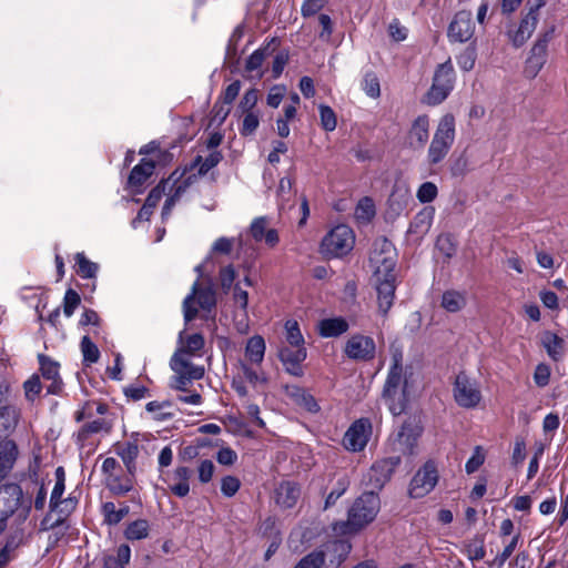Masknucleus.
Here are the masks:
<instances>
[{
    "label": "nucleus",
    "mask_w": 568,
    "mask_h": 568,
    "mask_svg": "<svg viewBox=\"0 0 568 568\" xmlns=\"http://www.w3.org/2000/svg\"><path fill=\"white\" fill-rule=\"evenodd\" d=\"M396 250L386 239H378L373 244L369 266L373 270L378 295V308L386 315L393 305L395 295Z\"/></svg>",
    "instance_id": "obj_1"
},
{
    "label": "nucleus",
    "mask_w": 568,
    "mask_h": 568,
    "mask_svg": "<svg viewBox=\"0 0 568 568\" xmlns=\"http://www.w3.org/2000/svg\"><path fill=\"white\" fill-rule=\"evenodd\" d=\"M379 510V498L374 493L359 496L348 510L346 521L335 523L333 530L338 535L357 532L374 520Z\"/></svg>",
    "instance_id": "obj_2"
},
{
    "label": "nucleus",
    "mask_w": 568,
    "mask_h": 568,
    "mask_svg": "<svg viewBox=\"0 0 568 568\" xmlns=\"http://www.w3.org/2000/svg\"><path fill=\"white\" fill-rule=\"evenodd\" d=\"M20 419V410L13 405L0 406V438L8 437L14 432ZM18 447L13 440L0 443V480L12 468L17 457Z\"/></svg>",
    "instance_id": "obj_3"
},
{
    "label": "nucleus",
    "mask_w": 568,
    "mask_h": 568,
    "mask_svg": "<svg viewBox=\"0 0 568 568\" xmlns=\"http://www.w3.org/2000/svg\"><path fill=\"white\" fill-rule=\"evenodd\" d=\"M108 405L101 402H88L80 410L75 413V420L81 422L89 419L78 432V440L83 442L93 434L104 433L109 434L112 429L113 423L104 416L108 413Z\"/></svg>",
    "instance_id": "obj_4"
},
{
    "label": "nucleus",
    "mask_w": 568,
    "mask_h": 568,
    "mask_svg": "<svg viewBox=\"0 0 568 568\" xmlns=\"http://www.w3.org/2000/svg\"><path fill=\"white\" fill-rule=\"evenodd\" d=\"M455 140V118L453 114H445L440 118L434 136L430 141L427 160L434 165L442 162L448 154Z\"/></svg>",
    "instance_id": "obj_5"
},
{
    "label": "nucleus",
    "mask_w": 568,
    "mask_h": 568,
    "mask_svg": "<svg viewBox=\"0 0 568 568\" xmlns=\"http://www.w3.org/2000/svg\"><path fill=\"white\" fill-rule=\"evenodd\" d=\"M355 244L353 230L341 224L332 229L322 240L321 253L326 257H342L348 254Z\"/></svg>",
    "instance_id": "obj_6"
},
{
    "label": "nucleus",
    "mask_w": 568,
    "mask_h": 568,
    "mask_svg": "<svg viewBox=\"0 0 568 568\" xmlns=\"http://www.w3.org/2000/svg\"><path fill=\"white\" fill-rule=\"evenodd\" d=\"M193 355H184L182 353L173 354L170 366L175 373L172 386L179 390H185L189 383L192 381L201 379L204 376L205 369L201 365L193 363Z\"/></svg>",
    "instance_id": "obj_7"
},
{
    "label": "nucleus",
    "mask_w": 568,
    "mask_h": 568,
    "mask_svg": "<svg viewBox=\"0 0 568 568\" xmlns=\"http://www.w3.org/2000/svg\"><path fill=\"white\" fill-rule=\"evenodd\" d=\"M199 307L207 313H211L216 304V294L211 284L201 285L195 282L192 285L191 293L183 301V313L185 322H191L197 315Z\"/></svg>",
    "instance_id": "obj_8"
},
{
    "label": "nucleus",
    "mask_w": 568,
    "mask_h": 568,
    "mask_svg": "<svg viewBox=\"0 0 568 568\" xmlns=\"http://www.w3.org/2000/svg\"><path fill=\"white\" fill-rule=\"evenodd\" d=\"M453 84L454 69L452 63L448 61L437 68L433 85L426 95L427 103L432 105L442 103L452 91Z\"/></svg>",
    "instance_id": "obj_9"
},
{
    "label": "nucleus",
    "mask_w": 568,
    "mask_h": 568,
    "mask_svg": "<svg viewBox=\"0 0 568 568\" xmlns=\"http://www.w3.org/2000/svg\"><path fill=\"white\" fill-rule=\"evenodd\" d=\"M454 398L464 408H474L481 400V393L478 383L466 374L460 373L454 383Z\"/></svg>",
    "instance_id": "obj_10"
},
{
    "label": "nucleus",
    "mask_w": 568,
    "mask_h": 568,
    "mask_svg": "<svg viewBox=\"0 0 568 568\" xmlns=\"http://www.w3.org/2000/svg\"><path fill=\"white\" fill-rule=\"evenodd\" d=\"M545 6V0H537L535 7L530 8L519 24L507 31L508 40L515 48L523 47L536 30L539 9Z\"/></svg>",
    "instance_id": "obj_11"
},
{
    "label": "nucleus",
    "mask_w": 568,
    "mask_h": 568,
    "mask_svg": "<svg viewBox=\"0 0 568 568\" xmlns=\"http://www.w3.org/2000/svg\"><path fill=\"white\" fill-rule=\"evenodd\" d=\"M438 481V471L433 463H426L413 477L409 485V495L422 498L429 494Z\"/></svg>",
    "instance_id": "obj_12"
},
{
    "label": "nucleus",
    "mask_w": 568,
    "mask_h": 568,
    "mask_svg": "<svg viewBox=\"0 0 568 568\" xmlns=\"http://www.w3.org/2000/svg\"><path fill=\"white\" fill-rule=\"evenodd\" d=\"M344 353L351 359L367 362L375 357L376 345L371 336L354 334L346 341Z\"/></svg>",
    "instance_id": "obj_13"
},
{
    "label": "nucleus",
    "mask_w": 568,
    "mask_h": 568,
    "mask_svg": "<svg viewBox=\"0 0 568 568\" xmlns=\"http://www.w3.org/2000/svg\"><path fill=\"white\" fill-rule=\"evenodd\" d=\"M475 33L473 16L470 11H458L448 26L447 36L449 41L464 43L469 41Z\"/></svg>",
    "instance_id": "obj_14"
},
{
    "label": "nucleus",
    "mask_w": 568,
    "mask_h": 568,
    "mask_svg": "<svg viewBox=\"0 0 568 568\" xmlns=\"http://www.w3.org/2000/svg\"><path fill=\"white\" fill-rule=\"evenodd\" d=\"M550 33L540 36L532 48L525 64V74L529 79H534L540 72L547 60V47Z\"/></svg>",
    "instance_id": "obj_15"
},
{
    "label": "nucleus",
    "mask_w": 568,
    "mask_h": 568,
    "mask_svg": "<svg viewBox=\"0 0 568 568\" xmlns=\"http://www.w3.org/2000/svg\"><path fill=\"white\" fill-rule=\"evenodd\" d=\"M248 232L256 243H264L270 248L280 243L278 232L272 226L271 220L266 216L255 217L251 222Z\"/></svg>",
    "instance_id": "obj_16"
},
{
    "label": "nucleus",
    "mask_w": 568,
    "mask_h": 568,
    "mask_svg": "<svg viewBox=\"0 0 568 568\" xmlns=\"http://www.w3.org/2000/svg\"><path fill=\"white\" fill-rule=\"evenodd\" d=\"M369 435L371 423L367 419H358L345 433L343 444L348 450L359 452L366 446Z\"/></svg>",
    "instance_id": "obj_17"
},
{
    "label": "nucleus",
    "mask_w": 568,
    "mask_h": 568,
    "mask_svg": "<svg viewBox=\"0 0 568 568\" xmlns=\"http://www.w3.org/2000/svg\"><path fill=\"white\" fill-rule=\"evenodd\" d=\"M422 428L415 422H406L393 442V449L404 455L414 454L417 439L420 436Z\"/></svg>",
    "instance_id": "obj_18"
},
{
    "label": "nucleus",
    "mask_w": 568,
    "mask_h": 568,
    "mask_svg": "<svg viewBox=\"0 0 568 568\" xmlns=\"http://www.w3.org/2000/svg\"><path fill=\"white\" fill-rule=\"evenodd\" d=\"M21 497L22 491L17 485L0 488V532L4 529L6 519L18 508Z\"/></svg>",
    "instance_id": "obj_19"
},
{
    "label": "nucleus",
    "mask_w": 568,
    "mask_h": 568,
    "mask_svg": "<svg viewBox=\"0 0 568 568\" xmlns=\"http://www.w3.org/2000/svg\"><path fill=\"white\" fill-rule=\"evenodd\" d=\"M400 459L398 456L384 458L376 462L368 473L369 481L374 488H382L390 478L393 471L398 466Z\"/></svg>",
    "instance_id": "obj_20"
},
{
    "label": "nucleus",
    "mask_w": 568,
    "mask_h": 568,
    "mask_svg": "<svg viewBox=\"0 0 568 568\" xmlns=\"http://www.w3.org/2000/svg\"><path fill=\"white\" fill-rule=\"evenodd\" d=\"M305 347L282 346L278 356L287 373L294 376L303 374L301 363L306 358Z\"/></svg>",
    "instance_id": "obj_21"
},
{
    "label": "nucleus",
    "mask_w": 568,
    "mask_h": 568,
    "mask_svg": "<svg viewBox=\"0 0 568 568\" xmlns=\"http://www.w3.org/2000/svg\"><path fill=\"white\" fill-rule=\"evenodd\" d=\"M429 138V119L419 115L413 122L408 132V143L413 149H423Z\"/></svg>",
    "instance_id": "obj_22"
},
{
    "label": "nucleus",
    "mask_w": 568,
    "mask_h": 568,
    "mask_svg": "<svg viewBox=\"0 0 568 568\" xmlns=\"http://www.w3.org/2000/svg\"><path fill=\"white\" fill-rule=\"evenodd\" d=\"M40 369L42 376L45 379L51 381V384L48 386V392L51 394H58L61 390V379L59 375L60 365L58 362L50 359L49 357L40 354L38 356Z\"/></svg>",
    "instance_id": "obj_23"
},
{
    "label": "nucleus",
    "mask_w": 568,
    "mask_h": 568,
    "mask_svg": "<svg viewBox=\"0 0 568 568\" xmlns=\"http://www.w3.org/2000/svg\"><path fill=\"white\" fill-rule=\"evenodd\" d=\"M203 347L204 338L201 334L194 333L187 335L184 332H181L179 335V346L175 353L201 357Z\"/></svg>",
    "instance_id": "obj_24"
},
{
    "label": "nucleus",
    "mask_w": 568,
    "mask_h": 568,
    "mask_svg": "<svg viewBox=\"0 0 568 568\" xmlns=\"http://www.w3.org/2000/svg\"><path fill=\"white\" fill-rule=\"evenodd\" d=\"M402 372V354L396 351L393 354V364L388 372L383 394H390V392H395L397 389H405Z\"/></svg>",
    "instance_id": "obj_25"
},
{
    "label": "nucleus",
    "mask_w": 568,
    "mask_h": 568,
    "mask_svg": "<svg viewBox=\"0 0 568 568\" xmlns=\"http://www.w3.org/2000/svg\"><path fill=\"white\" fill-rule=\"evenodd\" d=\"M115 454L122 459L126 471L134 476L136 471V458L139 456V446L135 443H119L114 446Z\"/></svg>",
    "instance_id": "obj_26"
},
{
    "label": "nucleus",
    "mask_w": 568,
    "mask_h": 568,
    "mask_svg": "<svg viewBox=\"0 0 568 568\" xmlns=\"http://www.w3.org/2000/svg\"><path fill=\"white\" fill-rule=\"evenodd\" d=\"M318 333L322 337H338L349 328L348 322L344 317H329L321 320L317 324Z\"/></svg>",
    "instance_id": "obj_27"
},
{
    "label": "nucleus",
    "mask_w": 568,
    "mask_h": 568,
    "mask_svg": "<svg viewBox=\"0 0 568 568\" xmlns=\"http://www.w3.org/2000/svg\"><path fill=\"white\" fill-rule=\"evenodd\" d=\"M300 497V488L291 481L282 483L276 489V503L284 507H293Z\"/></svg>",
    "instance_id": "obj_28"
},
{
    "label": "nucleus",
    "mask_w": 568,
    "mask_h": 568,
    "mask_svg": "<svg viewBox=\"0 0 568 568\" xmlns=\"http://www.w3.org/2000/svg\"><path fill=\"white\" fill-rule=\"evenodd\" d=\"M351 551V545L344 540H334L325 545V556H328L329 565L338 567Z\"/></svg>",
    "instance_id": "obj_29"
},
{
    "label": "nucleus",
    "mask_w": 568,
    "mask_h": 568,
    "mask_svg": "<svg viewBox=\"0 0 568 568\" xmlns=\"http://www.w3.org/2000/svg\"><path fill=\"white\" fill-rule=\"evenodd\" d=\"M155 164L149 160H142L141 163L135 165L129 175V185L132 187L142 186L146 180L153 174Z\"/></svg>",
    "instance_id": "obj_30"
},
{
    "label": "nucleus",
    "mask_w": 568,
    "mask_h": 568,
    "mask_svg": "<svg viewBox=\"0 0 568 568\" xmlns=\"http://www.w3.org/2000/svg\"><path fill=\"white\" fill-rule=\"evenodd\" d=\"M133 477L129 473L126 475L122 473H115L110 478H105L106 487L115 495H124L129 493L133 487Z\"/></svg>",
    "instance_id": "obj_31"
},
{
    "label": "nucleus",
    "mask_w": 568,
    "mask_h": 568,
    "mask_svg": "<svg viewBox=\"0 0 568 568\" xmlns=\"http://www.w3.org/2000/svg\"><path fill=\"white\" fill-rule=\"evenodd\" d=\"M467 304L466 294L459 291L449 290L442 296L440 305L449 313L462 311Z\"/></svg>",
    "instance_id": "obj_32"
},
{
    "label": "nucleus",
    "mask_w": 568,
    "mask_h": 568,
    "mask_svg": "<svg viewBox=\"0 0 568 568\" xmlns=\"http://www.w3.org/2000/svg\"><path fill=\"white\" fill-rule=\"evenodd\" d=\"M191 474V469L184 466H180L174 470L173 479L175 480V484L171 485V490L174 495L184 497L189 494V479Z\"/></svg>",
    "instance_id": "obj_33"
},
{
    "label": "nucleus",
    "mask_w": 568,
    "mask_h": 568,
    "mask_svg": "<svg viewBox=\"0 0 568 568\" xmlns=\"http://www.w3.org/2000/svg\"><path fill=\"white\" fill-rule=\"evenodd\" d=\"M265 354V342L262 336L255 335L247 341L245 357L252 364H261Z\"/></svg>",
    "instance_id": "obj_34"
},
{
    "label": "nucleus",
    "mask_w": 568,
    "mask_h": 568,
    "mask_svg": "<svg viewBox=\"0 0 568 568\" xmlns=\"http://www.w3.org/2000/svg\"><path fill=\"white\" fill-rule=\"evenodd\" d=\"M541 343L552 359L558 361L562 357L564 341L558 335L551 332H545L541 336Z\"/></svg>",
    "instance_id": "obj_35"
},
{
    "label": "nucleus",
    "mask_w": 568,
    "mask_h": 568,
    "mask_svg": "<svg viewBox=\"0 0 568 568\" xmlns=\"http://www.w3.org/2000/svg\"><path fill=\"white\" fill-rule=\"evenodd\" d=\"M268 57V48H260L255 50L245 62V71L247 73H255L261 79L264 72L261 70L265 59Z\"/></svg>",
    "instance_id": "obj_36"
},
{
    "label": "nucleus",
    "mask_w": 568,
    "mask_h": 568,
    "mask_svg": "<svg viewBox=\"0 0 568 568\" xmlns=\"http://www.w3.org/2000/svg\"><path fill=\"white\" fill-rule=\"evenodd\" d=\"M131 557V550L128 545H121L114 554H110L104 559L105 568H125Z\"/></svg>",
    "instance_id": "obj_37"
},
{
    "label": "nucleus",
    "mask_w": 568,
    "mask_h": 568,
    "mask_svg": "<svg viewBox=\"0 0 568 568\" xmlns=\"http://www.w3.org/2000/svg\"><path fill=\"white\" fill-rule=\"evenodd\" d=\"M355 220L361 224H367L375 216V204L372 199L359 200L354 212Z\"/></svg>",
    "instance_id": "obj_38"
},
{
    "label": "nucleus",
    "mask_w": 568,
    "mask_h": 568,
    "mask_svg": "<svg viewBox=\"0 0 568 568\" xmlns=\"http://www.w3.org/2000/svg\"><path fill=\"white\" fill-rule=\"evenodd\" d=\"M383 397L394 416L400 415L405 410L407 402L405 389H397L395 392H390V394H383Z\"/></svg>",
    "instance_id": "obj_39"
},
{
    "label": "nucleus",
    "mask_w": 568,
    "mask_h": 568,
    "mask_svg": "<svg viewBox=\"0 0 568 568\" xmlns=\"http://www.w3.org/2000/svg\"><path fill=\"white\" fill-rule=\"evenodd\" d=\"M150 525L145 519H136L130 523L124 531V536L129 540H140L149 536Z\"/></svg>",
    "instance_id": "obj_40"
},
{
    "label": "nucleus",
    "mask_w": 568,
    "mask_h": 568,
    "mask_svg": "<svg viewBox=\"0 0 568 568\" xmlns=\"http://www.w3.org/2000/svg\"><path fill=\"white\" fill-rule=\"evenodd\" d=\"M221 160L222 154L216 150H211L205 158L197 155L194 160V166L199 169L200 174H205L216 166Z\"/></svg>",
    "instance_id": "obj_41"
},
{
    "label": "nucleus",
    "mask_w": 568,
    "mask_h": 568,
    "mask_svg": "<svg viewBox=\"0 0 568 568\" xmlns=\"http://www.w3.org/2000/svg\"><path fill=\"white\" fill-rule=\"evenodd\" d=\"M77 263V273L83 278L95 277L99 266L97 263L91 262L84 255V253H77L74 256Z\"/></svg>",
    "instance_id": "obj_42"
},
{
    "label": "nucleus",
    "mask_w": 568,
    "mask_h": 568,
    "mask_svg": "<svg viewBox=\"0 0 568 568\" xmlns=\"http://www.w3.org/2000/svg\"><path fill=\"white\" fill-rule=\"evenodd\" d=\"M285 339L290 346L304 347V337L296 321H287L285 323Z\"/></svg>",
    "instance_id": "obj_43"
},
{
    "label": "nucleus",
    "mask_w": 568,
    "mask_h": 568,
    "mask_svg": "<svg viewBox=\"0 0 568 568\" xmlns=\"http://www.w3.org/2000/svg\"><path fill=\"white\" fill-rule=\"evenodd\" d=\"M324 564V550H315L303 557L294 568H323Z\"/></svg>",
    "instance_id": "obj_44"
},
{
    "label": "nucleus",
    "mask_w": 568,
    "mask_h": 568,
    "mask_svg": "<svg viewBox=\"0 0 568 568\" xmlns=\"http://www.w3.org/2000/svg\"><path fill=\"white\" fill-rule=\"evenodd\" d=\"M476 57V48L474 44H470L467 48H465L457 57V64L462 70L470 71L475 67Z\"/></svg>",
    "instance_id": "obj_45"
},
{
    "label": "nucleus",
    "mask_w": 568,
    "mask_h": 568,
    "mask_svg": "<svg viewBox=\"0 0 568 568\" xmlns=\"http://www.w3.org/2000/svg\"><path fill=\"white\" fill-rule=\"evenodd\" d=\"M291 396H293L296 402L308 412L316 413L320 409V406L317 405L314 397L301 388H294L291 393Z\"/></svg>",
    "instance_id": "obj_46"
},
{
    "label": "nucleus",
    "mask_w": 568,
    "mask_h": 568,
    "mask_svg": "<svg viewBox=\"0 0 568 568\" xmlns=\"http://www.w3.org/2000/svg\"><path fill=\"white\" fill-rule=\"evenodd\" d=\"M243 121L240 132L242 135H252L260 125V113L258 112H243Z\"/></svg>",
    "instance_id": "obj_47"
},
{
    "label": "nucleus",
    "mask_w": 568,
    "mask_h": 568,
    "mask_svg": "<svg viewBox=\"0 0 568 568\" xmlns=\"http://www.w3.org/2000/svg\"><path fill=\"white\" fill-rule=\"evenodd\" d=\"M519 539L520 534L514 535L511 539L505 544L503 551L495 557L494 565H496L498 568L503 567L517 548Z\"/></svg>",
    "instance_id": "obj_48"
},
{
    "label": "nucleus",
    "mask_w": 568,
    "mask_h": 568,
    "mask_svg": "<svg viewBox=\"0 0 568 568\" xmlns=\"http://www.w3.org/2000/svg\"><path fill=\"white\" fill-rule=\"evenodd\" d=\"M320 109V119L321 125L325 131H334L337 125L336 114L332 108L328 105L321 104Z\"/></svg>",
    "instance_id": "obj_49"
},
{
    "label": "nucleus",
    "mask_w": 568,
    "mask_h": 568,
    "mask_svg": "<svg viewBox=\"0 0 568 568\" xmlns=\"http://www.w3.org/2000/svg\"><path fill=\"white\" fill-rule=\"evenodd\" d=\"M362 89L369 98L376 99L379 97V94H381L379 81L375 73L367 72L364 75V79L362 82Z\"/></svg>",
    "instance_id": "obj_50"
},
{
    "label": "nucleus",
    "mask_w": 568,
    "mask_h": 568,
    "mask_svg": "<svg viewBox=\"0 0 568 568\" xmlns=\"http://www.w3.org/2000/svg\"><path fill=\"white\" fill-rule=\"evenodd\" d=\"M81 352L83 354V361L89 364L98 362L100 357L97 345L88 336H84L81 341Z\"/></svg>",
    "instance_id": "obj_51"
},
{
    "label": "nucleus",
    "mask_w": 568,
    "mask_h": 568,
    "mask_svg": "<svg viewBox=\"0 0 568 568\" xmlns=\"http://www.w3.org/2000/svg\"><path fill=\"white\" fill-rule=\"evenodd\" d=\"M293 181L291 178L284 176L278 182L277 195H278V206L280 210L285 209V201L290 200L291 196L294 195L293 191Z\"/></svg>",
    "instance_id": "obj_52"
},
{
    "label": "nucleus",
    "mask_w": 568,
    "mask_h": 568,
    "mask_svg": "<svg viewBox=\"0 0 568 568\" xmlns=\"http://www.w3.org/2000/svg\"><path fill=\"white\" fill-rule=\"evenodd\" d=\"M465 551L469 560L478 561L485 557L484 541L475 539L465 545Z\"/></svg>",
    "instance_id": "obj_53"
},
{
    "label": "nucleus",
    "mask_w": 568,
    "mask_h": 568,
    "mask_svg": "<svg viewBox=\"0 0 568 568\" xmlns=\"http://www.w3.org/2000/svg\"><path fill=\"white\" fill-rule=\"evenodd\" d=\"M80 295L74 290H68L63 298V313L67 317H71L80 305Z\"/></svg>",
    "instance_id": "obj_54"
},
{
    "label": "nucleus",
    "mask_w": 568,
    "mask_h": 568,
    "mask_svg": "<svg viewBox=\"0 0 568 568\" xmlns=\"http://www.w3.org/2000/svg\"><path fill=\"white\" fill-rule=\"evenodd\" d=\"M438 190L433 182L423 183L416 193V196L420 203H429L437 196Z\"/></svg>",
    "instance_id": "obj_55"
},
{
    "label": "nucleus",
    "mask_w": 568,
    "mask_h": 568,
    "mask_svg": "<svg viewBox=\"0 0 568 568\" xmlns=\"http://www.w3.org/2000/svg\"><path fill=\"white\" fill-rule=\"evenodd\" d=\"M436 246L438 251L446 257H452L456 252V244L454 239L448 234H442L438 236Z\"/></svg>",
    "instance_id": "obj_56"
},
{
    "label": "nucleus",
    "mask_w": 568,
    "mask_h": 568,
    "mask_svg": "<svg viewBox=\"0 0 568 568\" xmlns=\"http://www.w3.org/2000/svg\"><path fill=\"white\" fill-rule=\"evenodd\" d=\"M220 284L225 292H229L236 278V272L233 265H226L220 270Z\"/></svg>",
    "instance_id": "obj_57"
},
{
    "label": "nucleus",
    "mask_w": 568,
    "mask_h": 568,
    "mask_svg": "<svg viewBox=\"0 0 568 568\" xmlns=\"http://www.w3.org/2000/svg\"><path fill=\"white\" fill-rule=\"evenodd\" d=\"M258 101V91L256 89L247 90L241 99L239 108L242 112H255L254 108Z\"/></svg>",
    "instance_id": "obj_58"
},
{
    "label": "nucleus",
    "mask_w": 568,
    "mask_h": 568,
    "mask_svg": "<svg viewBox=\"0 0 568 568\" xmlns=\"http://www.w3.org/2000/svg\"><path fill=\"white\" fill-rule=\"evenodd\" d=\"M240 369H241L242 377L245 381H247L250 384L256 386L258 384L265 383V377L263 376V374L251 368L247 364L241 363Z\"/></svg>",
    "instance_id": "obj_59"
},
{
    "label": "nucleus",
    "mask_w": 568,
    "mask_h": 568,
    "mask_svg": "<svg viewBox=\"0 0 568 568\" xmlns=\"http://www.w3.org/2000/svg\"><path fill=\"white\" fill-rule=\"evenodd\" d=\"M348 479L346 477L341 478L337 481V486L333 489L325 500V508L333 506L336 500L347 490L348 488Z\"/></svg>",
    "instance_id": "obj_60"
},
{
    "label": "nucleus",
    "mask_w": 568,
    "mask_h": 568,
    "mask_svg": "<svg viewBox=\"0 0 568 568\" xmlns=\"http://www.w3.org/2000/svg\"><path fill=\"white\" fill-rule=\"evenodd\" d=\"M26 397L29 400H33L41 392V383L38 375H32L23 384Z\"/></svg>",
    "instance_id": "obj_61"
},
{
    "label": "nucleus",
    "mask_w": 568,
    "mask_h": 568,
    "mask_svg": "<svg viewBox=\"0 0 568 568\" xmlns=\"http://www.w3.org/2000/svg\"><path fill=\"white\" fill-rule=\"evenodd\" d=\"M240 480L234 476H225L221 481V491L226 497L234 496L240 489Z\"/></svg>",
    "instance_id": "obj_62"
},
{
    "label": "nucleus",
    "mask_w": 568,
    "mask_h": 568,
    "mask_svg": "<svg viewBox=\"0 0 568 568\" xmlns=\"http://www.w3.org/2000/svg\"><path fill=\"white\" fill-rule=\"evenodd\" d=\"M485 462V454L481 447L477 446L473 456L467 460L465 469L468 474L475 473Z\"/></svg>",
    "instance_id": "obj_63"
},
{
    "label": "nucleus",
    "mask_w": 568,
    "mask_h": 568,
    "mask_svg": "<svg viewBox=\"0 0 568 568\" xmlns=\"http://www.w3.org/2000/svg\"><path fill=\"white\" fill-rule=\"evenodd\" d=\"M285 92H286V88L284 85L272 87L270 89L267 98H266L267 105H270L272 108H277L281 104V102L285 95Z\"/></svg>",
    "instance_id": "obj_64"
}]
</instances>
